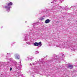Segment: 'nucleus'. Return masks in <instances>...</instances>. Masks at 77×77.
Wrapping results in <instances>:
<instances>
[{"instance_id":"c85d7f7f","label":"nucleus","mask_w":77,"mask_h":77,"mask_svg":"<svg viewBox=\"0 0 77 77\" xmlns=\"http://www.w3.org/2000/svg\"><path fill=\"white\" fill-rule=\"evenodd\" d=\"M40 68H41V67H40Z\"/></svg>"},{"instance_id":"7ed1b4c3","label":"nucleus","mask_w":77,"mask_h":77,"mask_svg":"<svg viewBox=\"0 0 77 77\" xmlns=\"http://www.w3.org/2000/svg\"><path fill=\"white\" fill-rule=\"evenodd\" d=\"M62 54V56L60 58H57V55L55 54H54L53 55V59L52 60V62L53 61H60V60H63V57H65V55L64 54Z\"/></svg>"},{"instance_id":"f03ea898","label":"nucleus","mask_w":77,"mask_h":77,"mask_svg":"<svg viewBox=\"0 0 77 77\" xmlns=\"http://www.w3.org/2000/svg\"><path fill=\"white\" fill-rule=\"evenodd\" d=\"M7 56L5 58V59H7L9 61H8L7 63H4V65L8 66L9 63L11 62V65H15V66L16 65H17L18 63H17L16 61L14 60L13 58H10V57H9V56H11V54L10 53H7Z\"/></svg>"},{"instance_id":"a878e982","label":"nucleus","mask_w":77,"mask_h":77,"mask_svg":"<svg viewBox=\"0 0 77 77\" xmlns=\"http://www.w3.org/2000/svg\"><path fill=\"white\" fill-rule=\"evenodd\" d=\"M74 7H75V6H72L71 7V8H74Z\"/></svg>"},{"instance_id":"1a4fd4ad","label":"nucleus","mask_w":77,"mask_h":77,"mask_svg":"<svg viewBox=\"0 0 77 77\" xmlns=\"http://www.w3.org/2000/svg\"><path fill=\"white\" fill-rule=\"evenodd\" d=\"M68 68H70V69H72V68H73V65H70L69 64L68 65Z\"/></svg>"},{"instance_id":"4be33fe9","label":"nucleus","mask_w":77,"mask_h":77,"mask_svg":"<svg viewBox=\"0 0 77 77\" xmlns=\"http://www.w3.org/2000/svg\"><path fill=\"white\" fill-rule=\"evenodd\" d=\"M57 2V1H56V0H54V2H52L53 3H54V2Z\"/></svg>"},{"instance_id":"f257e3e1","label":"nucleus","mask_w":77,"mask_h":77,"mask_svg":"<svg viewBox=\"0 0 77 77\" xmlns=\"http://www.w3.org/2000/svg\"><path fill=\"white\" fill-rule=\"evenodd\" d=\"M45 57H44L43 59L42 58L41 59H40L39 60L40 62H38L36 63H32V64L30 63L29 65L32 66V70L34 71L33 73L34 72L36 73V72H37L38 71L39 69H40V68H39V66H40V67H41V66H42V65H44V64H45V61H43V60H45Z\"/></svg>"},{"instance_id":"2f4dec72","label":"nucleus","mask_w":77,"mask_h":77,"mask_svg":"<svg viewBox=\"0 0 77 77\" xmlns=\"http://www.w3.org/2000/svg\"><path fill=\"white\" fill-rule=\"evenodd\" d=\"M26 22H26H26H26Z\"/></svg>"},{"instance_id":"b1692460","label":"nucleus","mask_w":77,"mask_h":77,"mask_svg":"<svg viewBox=\"0 0 77 77\" xmlns=\"http://www.w3.org/2000/svg\"><path fill=\"white\" fill-rule=\"evenodd\" d=\"M33 30V31H34V32H36V31H38V30H36L35 31V30H34H34Z\"/></svg>"},{"instance_id":"c756f323","label":"nucleus","mask_w":77,"mask_h":77,"mask_svg":"<svg viewBox=\"0 0 77 77\" xmlns=\"http://www.w3.org/2000/svg\"><path fill=\"white\" fill-rule=\"evenodd\" d=\"M31 74H33V73H31Z\"/></svg>"},{"instance_id":"393cba45","label":"nucleus","mask_w":77,"mask_h":77,"mask_svg":"<svg viewBox=\"0 0 77 77\" xmlns=\"http://www.w3.org/2000/svg\"><path fill=\"white\" fill-rule=\"evenodd\" d=\"M12 67H11L10 68V70L11 71H12Z\"/></svg>"},{"instance_id":"ddd939ff","label":"nucleus","mask_w":77,"mask_h":77,"mask_svg":"<svg viewBox=\"0 0 77 77\" xmlns=\"http://www.w3.org/2000/svg\"><path fill=\"white\" fill-rule=\"evenodd\" d=\"M34 46H38V43L35 42L34 43Z\"/></svg>"},{"instance_id":"f8f14e48","label":"nucleus","mask_w":77,"mask_h":77,"mask_svg":"<svg viewBox=\"0 0 77 77\" xmlns=\"http://www.w3.org/2000/svg\"><path fill=\"white\" fill-rule=\"evenodd\" d=\"M45 18V16H43V17H40L39 18V20H41L42 21V20H44V19Z\"/></svg>"},{"instance_id":"2eb2a0df","label":"nucleus","mask_w":77,"mask_h":77,"mask_svg":"<svg viewBox=\"0 0 77 77\" xmlns=\"http://www.w3.org/2000/svg\"><path fill=\"white\" fill-rule=\"evenodd\" d=\"M28 60H29V59H30V60H32V59H34V57H32L31 58H29V57H28Z\"/></svg>"},{"instance_id":"5701e85b","label":"nucleus","mask_w":77,"mask_h":77,"mask_svg":"<svg viewBox=\"0 0 77 77\" xmlns=\"http://www.w3.org/2000/svg\"><path fill=\"white\" fill-rule=\"evenodd\" d=\"M61 8H62V9H65V8L63 7H62Z\"/></svg>"},{"instance_id":"f3484780","label":"nucleus","mask_w":77,"mask_h":77,"mask_svg":"<svg viewBox=\"0 0 77 77\" xmlns=\"http://www.w3.org/2000/svg\"><path fill=\"white\" fill-rule=\"evenodd\" d=\"M19 77H23V74H20V75H19Z\"/></svg>"},{"instance_id":"20e7f679","label":"nucleus","mask_w":77,"mask_h":77,"mask_svg":"<svg viewBox=\"0 0 77 77\" xmlns=\"http://www.w3.org/2000/svg\"><path fill=\"white\" fill-rule=\"evenodd\" d=\"M13 5V3L12 2H10V3H8L7 4V6H5V9H6L7 11L8 12H9V11H10V9L11 8H12V7L11 6Z\"/></svg>"},{"instance_id":"473e14b6","label":"nucleus","mask_w":77,"mask_h":77,"mask_svg":"<svg viewBox=\"0 0 77 77\" xmlns=\"http://www.w3.org/2000/svg\"><path fill=\"white\" fill-rule=\"evenodd\" d=\"M59 62H60V61Z\"/></svg>"},{"instance_id":"aec40b11","label":"nucleus","mask_w":77,"mask_h":77,"mask_svg":"<svg viewBox=\"0 0 77 77\" xmlns=\"http://www.w3.org/2000/svg\"><path fill=\"white\" fill-rule=\"evenodd\" d=\"M52 9L51 10V11H52V10H54V9H55V7H52Z\"/></svg>"},{"instance_id":"cd10ccee","label":"nucleus","mask_w":77,"mask_h":77,"mask_svg":"<svg viewBox=\"0 0 77 77\" xmlns=\"http://www.w3.org/2000/svg\"><path fill=\"white\" fill-rule=\"evenodd\" d=\"M32 34L33 35H34L35 34V32H33Z\"/></svg>"},{"instance_id":"6ab92c4d","label":"nucleus","mask_w":77,"mask_h":77,"mask_svg":"<svg viewBox=\"0 0 77 77\" xmlns=\"http://www.w3.org/2000/svg\"><path fill=\"white\" fill-rule=\"evenodd\" d=\"M61 8H62V7L60 6H58V7L57 8H58V9H61Z\"/></svg>"},{"instance_id":"0eeeda50","label":"nucleus","mask_w":77,"mask_h":77,"mask_svg":"<svg viewBox=\"0 0 77 77\" xmlns=\"http://www.w3.org/2000/svg\"><path fill=\"white\" fill-rule=\"evenodd\" d=\"M32 34V33H28L27 35H26V38H25L24 39L25 40V41H27V36H30V35H31Z\"/></svg>"},{"instance_id":"412c9836","label":"nucleus","mask_w":77,"mask_h":77,"mask_svg":"<svg viewBox=\"0 0 77 77\" xmlns=\"http://www.w3.org/2000/svg\"><path fill=\"white\" fill-rule=\"evenodd\" d=\"M26 44H27L28 45H30V42H26Z\"/></svg>"},{"instance_id":"dca6fc26","label":"nucleus","mask_w":77,"mask_h":77,"mask_svg":"<svg viewBox=\"0 0 77 77\" xmlns=\"http://www.w3.org/2000/svg\"><path fill=\"white\" fill-rule=\"evenodd\" d=\"M41 44V42H38V45H40V46H39V47H41L42 46V44Z\"/></svg>"},{"instance_id":"bb28decb","label":"nucleus","mask_w":77,"mask_h":77,"mask_svg":"<svg viewBox=\"0 0 77 77\" xmlns=\"http://www.w3.org/2000/svg\"><path fill=\"white\" fill-rule=\"evenodd\" d=\"M71 7L70 8H67V9H71Z\"/></svg>"},{"instance_id":"423d86ee","label":"nucleus","mask_w":77,"mask_h":77,"mask_svg":"<svg viewBox=\"0 0 77 77\" xmlns=\"http://www.w3.org/2000/svg\"><path fill=\"white\" fill-rule=\"evenodd\" d=\"M14 56L15 59H20V54H14Z\"/></svg>"},{"instance_id":"39448f33","label":"nucleus","mask_w":77,"mask_h":77,"mask_svg":"<svg viewBox=\"0 0 77 77\" xmlns=\"http://www.w3.org/2000/svg\"><path fill=\"white\" fill-rule=\"evenodd\" d=\"M19 64H17V65H16L15 66V68L16 69H18L19 70H20L21 69V67L22 66H20V65L21 64V60H20V62H19Z\"/></svg>"},{"instance_id":"7c9ffc66","label":"nucleus","mask_w":77,"mask_h":77,"mask_svg":"<svg viewBox=\"0 0 77 77\" xmlns=\"http://www.w3.org/2000/svg\"><path fill=\"white\" fill-rule=\"evenodd\" d=\"M50 62H51V60H50Z\"/></svg>"},{"instance_id":"9b49d317","label":"nucleus","mask_w":77,"mask_h":77,"mask_svg":"<svg viewBox=\"0 0 77 77\" xmlns=\"http://www.w3.org/2000/svg\"><path fill=\"white\" fill-rule=\"evenodd\" d=\"M50 22V20H49V19H48L45 20V23H46V24H47V23H49Z\"/></svg>"},{"instance_id":"4468645a","label":"nucleus","mask_w":77,"mask_h":77,"mask_svg":"<svg viewBox=\"0 0 77 77\" xmlns=\"http://www.w3.org/2000/svg\"><path fill=\"white\" fill-rule=\"evenodd\" d=\"M62 2H63V0H58V2L59 3H61Z\"/></svg>"},{"instance_id":"6e6552de","label":"nucleus","mask_w":77,"mask_h":77,"mask_svg":"<svg viewBox=\"0 0 77 77\" xmlns=\"http://www.w3.org/2000/svg\"><path fill=\"white\" fill-rule=\"evenodd\" d=\"M39 23L38 22H36L35 23H33L32 25L33 26V27L34 28H35V27L37 25H38L39 24Z\"/></svg>"},{"instance_id":"9d476101","label":"nucleus","mask_w":77,"mask_h":77,"mask_svg":"<svg viewBox=\"0 0 77 77\" xmlns=\"http://www.w3.org/2000/svg\"><path fill=\"white\" fill-rule=\"evenodd\" d=\"M57 47H60V48H62L63 47V48H64V47H63V46L62 44L61 45H56Z\"/></svg>"},{"instance_id":"a211bd4d","label":"nucleus","mask_w":77,"mask_h":77,"mask_svg":"<svg viewBox=\"0 0 77 77\" xmlns=\"http://www.w3.org/2000/svg\"><path fill=\"white\" fill-rule=\"evenodd\" d=\"M39 53V52H38V51H36L35 52V54H38V53Z\"/></svg>"}]
</instances>
